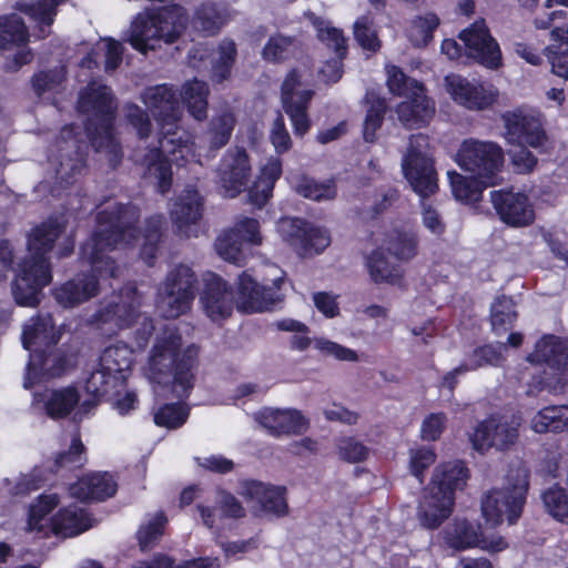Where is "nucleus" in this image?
<instances>
[{"label": "nucleus", "instance_id": "24", "mask_svg": "<svg viewBox=\"0 0 568 568\" xmlns=\"http://www.w3.org/2000/svg\"><path fill=\"white\" fill-rule=\"evenodd\" d=\"M34 349L30 354L27 371L23 379V387L31 388L41 378L61 376L69 366L67 355L60 349Z\"/></svg>", "mask_w": 568, "mask_h": 568}, {"label": "nucleus", "instance_id": "18", "mask_svg": "<svg viewBox=\"0 0 568 568\" xmlns=\"http://www.w3.org/2000/svg\"><path fill=\"white\" fill-rule=\"evenodd\" d=\"M251 173L252 166L245 149H229L217 168L219 183L225 196H237L246 187Z\"/></svg>", "mask_w": 568, "mask_h": 568}, {"label": "nucleus", "instance_id": "4", "mask_svg": "<svg viewBox=\"0 0 568 568\" xmlns=\"http://www.w3.org/2000/svg\"><path fill=\"white\" fill-rule=\"evenodd\" d=\"M187 24L186 11L179 4L148 8L132 20L125 41L145 54L155 50L159 42L174 43Z\"/></svg>", "mask_w": 568, "mask_h": 568}, {"label": "nucleus", "instance_id": "25", "mask_svg": "<svg viewBox=\"0 0 568 568\" xmlns=\"http://www.w3.org/2000/svg\"><path fill=\"white\" fill-rule=\"evenodd\" d=\"M258 423L273 436L300 435L307 429L308 423L297 409L263 408L253 415Z\"/></svg>", "mask_w": 568, "mask_h": 568}, {"label": "nucleus", "instance_id": "45", "mask_svg": "<svg viewBox=\"0 0 568 568\" xmlns=\"http://www.w3.org/2000/svg\"><path fill=\"white\" fill-rule=\"evenodd\" d=\"M291 183L296 193L313 201H328L336 196V186L333 180L316 182L306 175L292 178Z\"/></svg>", "mask_w": 568, "mask_h": 568}, {"label": "nucleus", "instance_id": "21", "mask_svg": "<svg viewBox=\"0 0 568 568\" xmlns=\"http://www.w3.org/2000/svg\"><path fill=\"white\" fill-rule=\"evenodd\" d=\"M503 119L508 143L519 146L529 145L534 149L545 145L547 136L539 115L518 110L506 113Z\"/></svg>", "mask_w": 568, "mask_h": 568}, {"label": "nucleus", "instance_id": "33", "mask_svg": "<svg viewBox=\"0 0 568 568\" xmlns=\"http://www.w3.org/2000/svg\"><path fill=\"white\" fill-rule=\"evenodd\" d=\"M116 483L108 473L83 476L70 487V495L80 500H104L116 491Z\"/></svg>", "mask_w": 568, "mask_h": 568}, {"label": "nucleus", "instance_id": "35", "mask_svg": "<svg viewBox=\"0 0 568 568\" xmlns=\"http://www.w3.org/2000/svg\"><path fill=\"white\" fill-rule=\"evenodd\" d=\"M468 477L469 470L464 463L449 462L435 468L429 486L442 495L450 493L455 497V490L463 489Z\"/></svg>", "mask_w": 568, "mask_h": 568}, {"label": "nucleus", "instance_id": "2", "mask_svg": "<svg viewBox=\"0 0 568 568\" xmlns=\"http://www.w3.org/2000/svg\"><path fill=\"white\" fill-rule=\"evenodd\" d=\"M181 335L174 325H165L156 336L149 357V378L161 385H172L173 394L186 398L194 386L193 369L199 349L191 345L182 353Z\"/></svg>", "mask_w": 568, "mask_h": 568}, {"label": "nucleus", "instance_id": "23", "mask_svg": "<svg viewBox=\"0 0 568 568\" xmlns=\"http://www.w3.org/2000/svg\"><path fill=\"white\" fill-rule=\"evenodd\" d=\"M527 361L561 373L565 375L564 386L568 385V337L545 334L536 342Z\"/></svg>", "mask_w": 568, "mask_h": 568}, {"label": "nucleus", "instance_id": "19", "mask_svg": "<svg viewBox=\"0 0 568 568\" xmlns=\"http://www.w3.org/2000/svg\"><path fill=\"white\" fill-rule=\"evenodd\" d=\"M57 150L59 154L50 162L54 168L57 183L67 186L84 166L80 141L75 136L73 125L62 129Z\"/></svg>", "mask_w": 568, "mask_h": 568}, {"label": "nucleus", "instance_id": "40", "mask_svg": "<svg viewBox=\"0 0 568 568\" xmlns=\"http://www.w3.org/2000/svg\"><path fill=\"white\" fill-rule=\"evenodd\" d=\"M90 527L87 513L78 506H69L60 510L52 521L54 534L64 538L77 536Z\"/></svg>", "mask_w": 568, "mask_h": 568}, {"label": "nucleus", "instance_id": "22", "mask_svg": "<svg viewBox=\"0 0 568 568\" xmlns=\"http://www.w3.org/2000/svg\"><path fill=\"white\" fill-rule=\"evenodd\" d=\"M490 200L499 217L509 225L526 226L535 219L532 205L521 192L497 190L490 192Z\"/></svg>", "mask_w": 568, "mask_h": 568}, {"label": "nucleus", "instance_id": "58", "mask_svg": "<svg viewBox=\"0 0 568 568\" xmlns=\"http://www.w3.org/2000/svg\"><path fill=\"white\" fill-rule=\"evenodd\" d=\"M189 417V408L181 404H165L154 414V423L166 428L181 427Z\"/></svg>", "mask_w": 568, "mask_h": 568}, {"label": "nucleus", "instance_id": "47", "mask_svg": "<svg viewBox=\"0 0 568 568\" xmlns=\"http://www.w3.org/2000/svg\"><path fill=\"white\" fill-rule=\"evenodd\" d=\"M29 40L28 29L17 14L0 17V49L20 47Z\"/></svg>", "mask_w": 568, "mask_h": 568}, {"label": "nucleus", "instance_id": "60", "mask_svg": "<svg viewBox=\"0 0 568 568\" xmlns=\"http://www.w3.org/2000/svg\"><path fill=\"white\" fill-rule=\"evenodd\" d=\"M57 495H42L38 501L31 505L29 510L28 529L30 531H42L44 525L42 520L58 505Z\"/></svg>", "mask_w": 568, "mask_h": 568}, {"label": "nucleus", "instance_id": "11", "mask_svg": "<svg viewBox=\"0 0 568 568\" xmlns=\"http://www.w3.org/2000/svg\"><path fill=\"white\" fill-rule=\"evenodd\" d=\"M276 275L272 285L258 284L246 271L239 277L237 310L244 313H262L274 310L284 302L282 293L284 272Z\"/></svg>", "mask_w": 568, "mask_h": 568}, {"label": "nucleus", "instance_id": "63", "mask_svg": "<svg viewBox=\"0 0 568 568\" xmlns=\"http://www.w3.org/2000/svg\"><path fill=\"white\" fill-rule=\"evenodd\" d=\"M85 448L79 436L72 438L71 445L67 452L60 453L55 458V467L60 468H78L85 462Z\"/></svg>", "mask_w": 568, "mask_h": 568}, {"label": "nucleus", "instance_id": "48", "mask_svg": "<svg viewBox=\"0 0 568 568\" xmlns=\"http://www.w3.org/2000/svg\"><path fill=\"white\" fill-rule=\"evenodd\" d=\"M236 48L232 40H223L216 51L212 53L211 79L214 82H222L231 74L232 65L235 61Z\"/></svg>", "mask_w": 568, "mask_h": 568}, {"label": "nucleus", "instance_id": "5", "mask_svg": "<svg viewBox=\"0 0 568 568\" xmlns=\"http://www.w3.org/2000/svg\"><path fill=\"white\" fill-rule=\"evenodd\" d=\"M529 470L523 463L509 467L505 487L491 489L481 500V511L488 523L497 525L506 517L514 524L520 517L529 487Z\"/></svg>", "mask_w": 568, "mask_h": 568}, {"label": "nucleus", "instance_id": "13", "mask_svg": "<svg viewBox=\"0 0 568 568\" xmlns=\"http://www.w3.org/2000/svg\"><path fill=\"white\" fill-rule=\"evenodd\" d=\"M444 88L455 103L469 110L488 109L498 98V90L493 84L456 73L444 78Z\"/></svg>", "mask_w": 568, "mask_h": 568}, {"label": "nucleus", "instance_id": "54", "mask_svg": "<svg viewBox=\"0 0 568 568\" xmlns=\"http://www.w3.org/2000/svg\"><path fill=\"white\" fill-rule=\"evenodd\" d=\"M547 513L556 520L568 524V495L557 485L548 488L541 496Z\"/></svg>", "mask_w": 568, "mask_h": 568}, {"label": "nucleus", "instance_id": "31", "mask_svg": "<svg viewBox=\"0 0 568 568\" xmlns=\"http://www.w3.org/2000/svg\"><path fill=\"white\" fill-rule=\"evenodd\" d=\"M216 242L219 248H241L243 246H261L263 237L256 220L241 217L233 226L223 230Z\"/></svg>", "mask_w": 568, "mask_h": 568}, {"label": "nucleus", "instance_id": "52", "mask_svg": "<svg viewBox=\"0 0 568 568\" xmlns=\"http://www.w3.org/2000/svg\"><path fill=\"white\" fill-rule=\"evenodd\" d=\"M234 122V115L229 111H224L212 119L207 131V141L211 149L219 150L229 142Z\"/></svg>", "mask_w": 568, "mask_h": 568}, {"label": "nucleus", "instance_id": "9", "mask_svg": "<svg viewBox=\"0 0 568 568\" xmlns=\"http://www.w3.org/2000/svg\"><path fill=\"white\" fill-rule=\"evenodd\" d=\"M197 277L194 271L179 264L169 273L159 290L158 308L165 318H176L186 313L195 297Z\"/></svg>", "mask_w": 568, "mask_h": 568}, {"label": "nucleus", "instance_id": "8", "mask_svg": "<svg viewBox=\"0 0 568 568\" xmlns=\"http://www.w3.org/2000/svg\"><path fill=\"white\" fill-rule=\"evenodd\" d=\"M456 162L484 185H497L501 181L499 173L504 166V152L495 142L465 140L458 149Z\"/></svg>", "mask_w": 568, "mask_h": 568}, {"label": "nucleus", "instance_id": "20", "mask_svg": "<svg viewBox=\"0 0 568 568\" xmlns=\"http://www.w3.org/2000/svg\"><path fill=\"white\" fill-rule=\"evenodd\" d=\"M240 495L247 501H254L253 510L256 516L271 515L283 517L288 514V505L284 486L267 485L257 480H244L241 483Z\"/></svg>", "mask_w": 568, "mask_h": 568}, {"label": "nucleus", "instance_id": "10", "mask_svg": "<svg viewBox=\"0 0 568 568\" xmlns=\"http://www.w3.org/2000/svg\"><path fill=\"white\" fill-rule=\"evenodd\" d=\"M404 176L413 190L422 197L434 194L437 190V174L430 154L428 136L413 134L407 151L402 159Z\"/></svg>", "mask_w": 568, "mask_h": 568}, {"label": "nucleus", "instance_id": "7", "mask_svg": "<svg viewBox=\"0 0 568 568\" xmlns=\"http://www.w3.org/2000/svg\"><path fill=\"white\" fill-rule=\"evenodd\" d=\"M386 75L390 93L406 99L396 110L399 121L408 128L426 124L435 113V103L426 97L423 84L406 77L396 65H386Z\"/></svg>", "mask_w": 568, "mask_h": 568}, {"label": "nucleus", "instance_id": "41", "mask_svg": "<svg viewBox=\"0 0 568 568\" xmlns=\"http://www.w3.org/2000/svg\"><path fill=\"white\" fill-rule=\"evenodd\" d=\"M183 104L189 113L197 121L206 119L207 115V84L197 79L186 81L180 92Z\"/></svg>", "mask_w": 568, "mask_h": 568}, {"label": "nucleus", "instance_id": "50", "mask_svg": "<svg viewBox=\"0 0 568 568\" xmlns=\"http://www.w3.org/2000/svg\"><path fill=\"white\" fill-rule=\"evenodd\" d=\"M517 318L515 303L510 297H497L490 308V323L495 333L501 334L509 329Z\"/></svg>", "mask_w": 568, "mask_h": 568}, {"label": "nucleus", "instance_id": "29", "mask_svg": "<svg viewBox=\"0 0 568 568\" xmlns=\"http://www.w3.org/2000/svg\"><path fill=\"white\" fill-rule=\"evenodd\" d=\"M170 213L178 231L191 236L190 227L195 225L203 214V199L195 189L186 187L176 197Z\"/></svg>", "mask_w": 568, "mask_h": 568}, {"label": "nucleus", "instance_id": "30", "mask_svg": "<svg viewBox=\"0 0 568 568\" xmlns=\"http://www.w3.org/2000/svg\"><path fill=\"white\" fill-rule=\"evenodd\" d=\"M60 338L61 334L50 314H39L31 317L23 326L22 345L31 353L34 349L53 347Z\"/></svg>", "mask_w": 568, "mask_h": 568}, {"label": "nucleus", "instance_id": "64", "mask_svg": "<svg viewBox=\"0 0 568 568\" xmlns=\"http://www.w3.org/2000/svg\"><path fill=\"white\" fill-rule=\"evenodd\" d=\"M89 262L91 275L95 277H115L120 272L119 265L106 254V251H91Z\"/></svg>", "mask_w": 568, "mask_h": 568}, {"label": "nucleus", "instance_id": "42", "mask_svg": "<svg viewBox=\"0 0 568 568\" xmlns=\"http://www.w3.org/2000/svg\"><path fill=\"white\" fill-rule=\"evenodd\" d=\"M99 363L106 372L124 383L132 365V349L121 343L109 346L102 352Z\"/></svg>", "mask_w": 568, "mask_h": 568}, {"label": "nucleus", "instance_id": "37", "mask_svg": "<svg viewBox=\"0 0 568 568\" xmlns=\"http://www.w3.org/2000/svg\"><path fill=\"white\" fill-rule=\"evenodd\" d=\"M445 541L448 547L455 550H465L473 547L486 548L480 527L467 520H455L445 530Z\"/></svg>", "mask_w": 568, "mask_h": 568}, {"label": "nucleus", "instance_id": "28", "mask_svg": "<svg viewBox=\"0 0 568 568\" xmlns=\"http://www.w3.org/2000/svg\"><path fill=\"white\" fill-rule=\"evenodd\" d=\"M98 293V277L85 272L78 273L52 291L54 300L63 307H74L97 296Z\"/></svg>", "mask_w": 568, "mask_h": 568}, {"label": "nucleus", "instance_id": "26", "mask_svg": "<svg viewBox=\"0 0 568 568\" xmlns=\"http://www.w3.org/2000/svg\"><path fill=\"white\" fill-rule=\"evenodd\" d=\"M140 304L141 298L136 288L125 285L120 290L119 295L100 311L99 317L102 322H114L120 328L130 326L140 318L138 313Z\"/></svg>", "mask_w": 568, "mask_h": 568}, {"label": "nucleus", "instance_id": "17", "mask_svg": "<svg viewBox=\"0 0 568 568\" xmlns=\"http://www.w3.org/2000/svg\"><path fill=\"white\" fill-rule=\"evenodd\" d=\"M200 304L211 321L226 320L232 315L235 304L233 290L221 276L207 272L203 275Z\"/></svg>", "mask_w": 568, "mask_h": 568}, {"label": "nucleus", "instance_id": "44", "mask_svg": "<svg viewBox=\"0 0 568 568\" xmlns=\"http://www.w3.org/2000/svg\"><path fill=\"white\" fill-rule=\"evenodd\" d=\"M64 0H27L18 3L21 11L27 13L33 21L39 23V37L44 38L49 31H45V27L49 28L54 20L57 13L55 9Z\"/></svg>", "mask_w": 568, "mask_h": 568}, {"label": "nucleus", "instance_id": "15", "mask_svg": "<svg viewBox=\"0 0 568 568\" xmlns=\"http://www.w3.org/2000/svg\"><path fill=\"white\" fill-rule=\"evenodd\" d=\"M467 55L488 69L501 65V51L485 21L479 19L459 32Z\"/></svg>", "mask_w": 568, "mask_h": 568}, {"label": "nucleus", "instance_id": "49", "mask_svg": "<svg viewBox=\"0 0 568 568\" xmlns=\"http://www.w3.org/2000/svg\"><path fill=\"white\" fill-rule=\"evenodd\" d=\"M448 178L455 199L466 203L477 202L483 190L489 186L477 179L466 178L457 172H448Z\"/></svg>", "mask_w": 568, "mask_h": 568}, {"label": "nucleus", "instance_id": "59", "mask_svg": "<svg viewBox=\"0 0 568 568\" xmlns=\"http://www.w3.org/2000/svg\"><path fill=\"white\" fill-rule=\"evenodd\" d=\"M354 37L358 44L369 51L379 48V41L371 16H362L354 22Z\"/></svg>", "mask_w": 568, "mask_h": 568}, {"label": "nucleus", "instance_id": "12", "mask_svg": "<svg viewBox=\"0 0 568 568\" xmlns=\"http://www.w3.org/2000/svg\"><path fill=\"white\" fill-rule=\"evenodd\" d=\"M98 229L94 233V247L105 248L120 243L131 244L132 226L138 220L136 209L132 205H115L112 211L103 210L98 214Z\"/></svg>", "mask_w": 568, "mask_h": 568}, {"label": "nucleus", "instance_id": "51", "mask_svg": "<svg viewBox=\"0 0 568 568\" xmlns=\"http://www.w3.org/2000/svg\"><path fill=\"white\" fill-rule=\"evenodd\" d=\"M62 223L49 220L32 229L28 235V248H50L61 236Z\"/></svg>", "mask_w": 568, "mask_h": 568}, {"label": "nucleus", "instance_id": "56", "mask_svg": "<svg viewBox=\"0 0 568 568\" xmlns=\"http://www.w3.org/2000/svg\"><path fill=\"white\" fill-rule=\"evenodd\" d=\"M122 384L123 382H120L119 378L110 374V372H106L99 364L98 368L94 369L87 379L85 389L92 396L102 397Z\"/></svg>", "mask_w": 568, "mask_h": 568}, {"label": "nucleus", "instance_id": "57", "mask_svg": "<svg viewBox=\"0 0 568 568\" xmlns=\"http://www.w3.org/2000/svg\"><path fill=\"white\" fill-rule=\"evenodd\" d=\"M295 39L283 34H275L268 39L262 50V57L268 62H278L286 59L294 50Z\"/></svg>", "mask_w": 568, "mask_h": 568}, {"label": "nucleus", "instance_id": "36", "mask_svg": "<svg viewBox=\"0 0 568 568\" xmlns=\"http://www.w3.org/2000/svg\"><path fill=\"white\" fill-rule=\"evenodd\" d=\"M282 174V162L278 158H270L260 169V174L248 189V201L262 207L272 196L275 182Z\"/></svg>", "mask_w": 568, "mask_h": 568}, {"label": "nucleus", "instance_id": "43", "mask_svg": "<svg viewBox=\"0 0 568 568\" xmlns=\"http://www.w3.org/2000/svg\"><path fill=\"white\" fill-rule=\"evenodd\" d=\"M306 20L315 28L317 38L327 48L333 49L335 55L344 58L346 54V39L341 29L329 21L317 17L314 12H305Z\"/></svg>", "mask_w": 568, "mask_h": 568}, {"label": "nucleus", "instance_id": "46", "mask_svg": "<svg viewBox=\"0 0 568 568\" xmlns=\"http://www.w3.org/2000/svg\"><path fill=\"white\" fill-rule=\"evenodd\" d=\"M506 348V344L501 343L478 346L466 356L464 364L469 372L485 366H499L505 361L503 352Z\"/></svg>", "mask_w": 568, "mask_h": 568}, {"label": "nucleus", "instance_id": "16", "mask_svg": "<svg viewBox=\"0 0 568 568\" xmlns=\"http://www.w3.org/2000/svg\"><path fill=\"white\" fill-rule=\"evenodd\" d=\"M304 74L297 70H292L282 84V102L285 112L288 114L294 133L304 135L311 126L306 109L312 100L314 92L312 90L297 89L304 83Z\"/></svg>", "mask_w": 568, "mask_h": 568}, {"label": "nucleus", "instance_id": "27", "mask_svg": "<svg viewBox=\"0 0 568 568\" xmlns=\"http://www.w3.org/2000/svg\"><path fill=\"white\" fill-rule=\"evenodd\" d=\"M454 505L455 497L450 493L442 495L428 485L418 505L420 525L428 529L439 527L452 515Z\"/></svg>", "mask_w": 568, "mask_h": 568}, {"label": "nucleus", "instance_id": "39", "mask_svg": "<svg viewBox=\"0 0 568 568\" xmlns=\"http://www.w3.org/2000/svg\"><path fill=\"white\" fill-rule=\"evenodd\" d=\"M537 434L568 432V405H551L541 408L530 422Z\"/></svg>", "mask_w": 568, "mask_h": 568}, {"label": "nucleus", "instance_id": "14", "mask_svg": "<svg viewBox=\"0 0 568 568\" xmlns=\"http://www.w3.org/2000/svg\"><path fill=\"white\" fill-rule=\"evenodd\" d=\"M519 422L493 416L480 422L470 436L473 447L478 452L489 448L508 450L518 439Z\"/></svg>", "mask_w": 568, "mask_h": 568}, {"label": "nucleus", "instance_id": "38", "mask_svg": "<svg viewBox=\"0 0 568 568\" xmlns=\"http://www.w3.org/2000/svg\"><path fill=\"white\" fill-rule=\"evenodd\" d=\"M40 397L47 415L54 419L68 416L80 400L74 387L47 390Z\"/></svg>", "mask_w": 568, "mask_h": 568}, {"label": "nucleus", "instance_id": "55", "mask_svg": "<svg viewBox=\"0 0 568 568\" xmlns=\"http://www.w3.org/2000/svg\"><path fill=\"white\" fill-rule=\"evenodd\" d=\"M366 99L369 103V109L364 122V139L367 142H373L375 140L376 131L382 125L386 111V103L384 99L378 98L374 93H367Z\"/></svg>", "mask_w": 568, "mask_h": 568}, {"label": "nucleus", "instance_id": "1", "mask_svg": "<svg viewBox=\"0 0 568 568\" xmlns=\"http://www.w3.org/2000/svg\"><path fill=\"white\" fill-rule=\"evenodd\" d=\"M141 100L160 126L159 148L138 155V161L145 169V175L158 182L161 193L169 191L172 172L170 161L178 165L193 161L200 163L191 135L178 128L181 108L176 93L171 85L159 84L144 90Z\"/></svg>", "mask_w": 568, "mask_h": 568}, {"label": "nucleus", "instance_id": "6", "mask_svg": "<svg viewBox=\"0 0 568 568\" xmlns=\"http://www.w3.org/2000/svg\"><path fill=\"white\" fill-rule=\"evenodd\" d=\"M50 251H26L23 256H14L18 260L11 267L14 278L11 291L14 301L21 306L36 307L40 303L42 290L52 281V263Z\"/></svg>", "mask_w": 568, "mask_h": 568}, {"label": "nucleus", "instance_id": "53", "mask_svg": "<svg viewBox=\"0 0 568 568\" xmlns=\"http://www.w3.org/2000/svg\"><path fill=\"white\" fill-rule=\"evenodd\" d=\"M439 26V18L432 12L416 17L408 29V37L416 47L426 45L433 39V32Z\"/></svg>", "mask_w": 568, "mask_h": 568}, {"label": "nucleus", "instance_id": "3", "mask_svg": "<svg viewBox=\"0 0 568 568\" xmlns=\"http://www.w3.org/2000/svg\"><path fill=\"white\" fill-rule=\"evenodd\" d=\"M78 108L87 116L85 132L92 145L103 153L112 168L122 159L121 148L113 135V104L110 89L92 81L80 93Z\"/></svg>", "mask_w": 568, "mask_h": 568}, {"label": "nucleus", "instance_id": "32", "mask_svg": "<svg viewBox=\"0 0 568 568\" xmlns=\"http://www.w3.org/2000/svg\"><path fill=\"white\" fill-rule=\"evenodd\" d=\"M278 229L283 236L297 239L312 248H326L331 244V236L326 229L297 217L282 219Z\"/></svg>", "mask_w": 568, "mask_h": 568}, {"label": "nucleus", "instance_id": "62", "mask_svg": "<svg viewBox=\"0 0 568 568\" xmlns=\"http://www.w3.org/2000/svg\"><path fill=\"white\" fill-rule=\"evenodd\" d=\"M166 518L162 513L155 515V517L145 526H142L138 531V539L141 550L145 551L153 547L158 539L163 535Z\"/></svg>", "mask_w": 568, "mask_h": 568}, {"label": "nucleus", "instance_id": "34", "mask_svg": "<svg viewBox=\"0 0 568 568\" xmlns=\"http://www.w3.org/2000/svg\"><path fill=\"white\" fill-rule=\"evenodd\" d=\"M400 253L407 252L406 256H399L395 251H372L366 257V266L373 282H393L400 276L398 261L403 257L412 258L413 251H399Z\"/></svg>", "mask_w": 568, "mask_h": 568}, {"label": "nucleus", "instance_id": "61", "mask_svg": "<svg viewBox=\"0 0 568 568\" xmlns=\"http://www.w3.org/2000/svg\"><path fill=\"white\" fill-rule=\"evenodd\" d=\"M223 22L222 12L214 3H204L196 10L194 23L207 33L217 31Z\"/></svg>", "mask_w": 568, "mask_h": 568}]
</instances>
